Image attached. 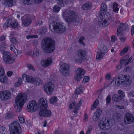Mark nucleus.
<instances>
[{
    "label": "nucleus",
    "mask_w": 134,
    "mask_h": 134,
    "mask_svg": "<svg viewBox=\"0 0 134 134\" xmlns=\"http://www.w3.org/2000/svg\"><path fill=\"white\" fill-rule=\"evenodd\" d=\"M34 82L35 83L38 85H39L42 82V81L39 78H37L34 79Z\"/></svg>",
    "instance_id": "37998d69"
},
{
    "label": "nucleus",
    "mask_w": 134,
    "mask_h": 134,
    "mask_svg": "<svg viewBox=\"0 0 134 134\" xmlns=\"http://www.w3.org/2000/svg\"><path fill=\"white\" fill-rule=\"evenodd\" d=\"M57 100V99L56 97H52L50 99L51 102L52 103H53L56 102Z\"/></svg>",
    "instance_id": "49530a36"
},
{
    "label": "nucleus",
    "mask_w": 134,
    "mask_h": 134,
    "mask_svg": "<svg viewBox=\"0 0 134 134\" xmlns=\"http://www.w3.org/2000/svg\"><path fill=\"white\" fill-rule=\"evenodd\" d=\"M106 15L107 17L105 18V19L104 20H103V19L104 18V16L103 19H101L100 18V19L102 20V22H99V24L100 23H101L100 25L101 26H107L114 20V17L113 15H111L110 13L109 12L107 13Z\"/></svg>",
    "instance_id": "6e6552de"
},
{
    "label": "nucleus",
    "mask_w": 134,
    "mask_h": 134,
    "mask_svg": "<svg viewBox=\"0 0 134 134\" xmlns=\"http://www.w3.org/2000/svg\"><path fill=\"white\" fill-rule=\"evenodd\" d=\"M39 50L37 49H36L34 51L32 55L33 57H35L39 55Z\"/></svg>",
    "instance_id": "58836bf2"
},
{
    "label": "nucleus",
    "mask_w": 134,
    "mask_h": 134,
    "mask_svg": "<svg viewBox=\"0 0 134 134\" xmlns=\"http://www.w3.org/2000/svg\"><path fill=\"white\" fill-rule=\"evenodd\" d=\"M27 66L28 68L30 70L34 71L35 70L34 67L31 64H28L27 65Z\"/></svg>",
    "instance_id": "e2e57ef3"
},
{
    "label": "nucleus",
    "mask_w": 134,
    "mask_h": 134,
    "mask_svg": "<svg viewBox=\"0 0 134 134\" xmlns=\"http://www.w3.org/2000/svg\"><path fill=\"white\" fill-rule=\"evenodd\" d=\"M14 0H4L3 3L6 6L8 7H10L14 5L15 4V2H14Z\"/></svg>",
    "instance_id": "a878e982"
},
{
    "label": "nucleus",
    "mask_w": 134,
    "mask_h": 134,
    "mask_svg": "<svg viewBox=\"0 0 134 134\" xmlns=\"http://www.w3.org/2000/svg\"><path fill=\"white\" fill-rule=\"evenodd\" d=\"M22 80L20 78L19 79L18 81L15 83L14 86L16 87L19 86L22 83Z\"/></svg>",
    "instance_id": "a19ab883"
},
{
    "label": "nucleus",
    "mask_w": 134,
    "mask_h": 134,
    "mask_svg": "<svg viewBox=\"0 0 134 134\" xmlns=\"http://www.w3.org/2000/svg\"><path fill=\"white\" fill-rule=\"evenodd\" d=\"M121 80L124 83V85L125 87L129 86L132 82L131 78L129 75H123L121 76Z\"/></svg>",
    "instance_id": "2eb2a0df"
},
{
    "label": "nucleus",
    "mask_w": 134,
    "mask_h": 134,
    "mask_svg": "<svg viewBox=\"0 0 134 134\" xmlns=\"http://www.w3.org/2000/svg\"><path fill=\"white\" fill-rule=\"evenodd\" d=\"M42 24V21L39 20L36 23V25H41Z\"/></svg>",
    "instance_id": "69168bd1"
},
{
    "label": "nucleus",
    "mask_w": 134,
    "mask_h": 134,
    "mask_svg": "<svg viewBox=\"0 0 134 134\" xmlns=\"http://www.w3.org/2000/svg\"><path fill=\"white\" fill-rule=\"evenodd\" d=\"M102 110L100 108H98L97 111L94 113L93 116V120L95 121L98 120L99 117L102 113Z\"/></svg>",
    "instance_id": "4be33fe9"
},
{
    "label": "nucleus",
    "mask_w": 134,
    "mask_h": 134,
    "mask_svg": "<svg viewBox=\"0 0 134 134\" xmlns=\"http://www.w3.org/2000/svg\"><path fill=\"white\" fill-rule=\"evenodd\" d=\"M117 39V38L115 36L113 35L111 37V41L112 42H114Z\"/></svg>",
    "instance_id": "680f3d73"
},
{
    "label": "nucleus",
    "mask_w": 134,
    "mask_h": 134,
    "mask_svg": "<svg viewBox=\"0 0 134 134\" xmlns=\"http://www.w3.org/2000/svg\"><path fill=\"white\" fill-rule=\"evenodd\" d=\"M113 82H115L116 85L119 86L120 85H124V83L122 80H121V76H119L118 78L115 80L113 79L111 81V83Z\"/></svg>",
    "instance_id": "393cba45"
},
{
    "label": "nucleus",
    "mask_w": 134,
    "mask_h": 134,
    "mask_svg": "<svg viewBox=\"0 0 134 134\" xmlns=\"http://www.w3.org/2000/svg\"><path fill=\"white\" fill-rule=\"evenodd\" d=\"M106 55V52L103 53H102V52H101L100 51V52H98L97 53L96 59L97 60H99L101 59H103L104 55Z\"/></svg>",
    "instance_id": "c85d7f7f"
},
{
    "label": "nucleus",
    "mask_w": 134,
    "mask_h": 134,
    "mask_svg": "<svg viewBox=\"0 0 134 134\" xmlns=\"http://www.w3.org/2000/svg\"><path fill=\"white\" fill-rule=\"evenodd\" d=\"M14 116V113L13 112L9 113L7 115V118L8 119H12Z\"/></svg>",
    "instance_id": "3c124183"
},
{
    "label": "nucleus",
    "mask_w": 134,
    "mask_h": 134,
    "mask_svg": "<svg viewBox=\"0 0 134 134\" xmlns=\"http://www.w3.org/2000/svg\"><path fill=\"white\" fill-rule=\"evenodd\" d=\"M128 25L126 24L121 23L120 26L118 28L116 35L117 36H121L122 35V30H126L128 27Z\"/></svg>",
    "instance_id": "aec40b11"
},
{
    "label": "nucleus",
    "mask_w": 134,
    "mask_h": 134,
    "mask_svg": "<svg viewBox=\"0 0 134 134\" xmlns=\"http://www.w3.org/2000/svg\"><path fill=\"white\" fill-rule=\"evenodd\" d=\"M111 100V96L110 95H108L106 99L107 104H108L110 102Z\"/></svg>",
    "instance_id": "603ef678"
},
{
    "label": "nucleus",
    "mask_w": 134,
    "mask_h": 134,
    "mask_svg": "<svg viewBox=\"0 0 134 134\" xmlns=\"http://www.w3.org/2000/svg\"><path fill=\"white\" fill-rule=\"evenodd\" d=\"M90 78L88 76H86L84 78L83 80L82 81L83 83H85L89 81Z\"/></svg>",
    "instance_id": "5fc2aeb1"
},
{
    "label": "nucleus",
    "mask_w": 134,
    "mask_h": 134,
    "mask_svg": "<svg viewBox=\"0 0 134 134\" xmlns=\"http://www.w3.org/2000/svg\"><path fill=\"white\" fill-rule=\"evenodd\" d=\"M99 103V101L98 100H96L94 102L92 106L91 107V109L92 110H94L98 104Z\"/></svg>",
    "instance_id": "4c0bfd02"
},
{
    "label": "nucleus",
    "mask_w": 134,
    "mask_h": 134,
    "mask_svg": "<svg viewBox=\"0 0 134 134\" xmlns=\"http://www.w3.org/2000/svg\"><path fill=\"white\" fill-rule=\"evenodd\" d=\"M52 60V57H50L47 60L41 61V63L43 67H46L49 66L51 64Z\"/></svg>",
    "instance_id": "5701e85b"
},
{
    "label": "nucleus",
    "mask_w": 134,
    "mask_h": 134,
    "mask_svg": "<svg viewBox=\"0 0 134 134\" xmlns=\"http://www.w3.org/2000/svg\"><path fill=\"white\" fill-rule=\"evenodd\" d=\"M76 104V102L75 101H73L70 104L69 106L70 108L71 109L73 108Z\"/></svg>",
    "instance_id": "4d7b16f0"
},
{
    "label": "nucleus",
    "mask_w": 134,
    "mask_h": 134,
    "mask_svg": "<svg viewBox=\"0 0 134 134\" xmlns=\"http://www.w3.org/2000/svg\"><path fill=\"white\" fill-rule=\"evenodd\" d=\"M47 29L45 26L41 27L38 30L37 32L40 34H44L47 31Z\"/></svg>",
    "instance_id": "cd10ccee"
},
{
    "label": "nucleus",
    "mask_w": 134,
    "mask_h": 134,
    "mask_svg": "<svg viewBox=\"0 0 134 134\" xmlns=\"http://www.w3.org/2000/svg\"><path fill=\"white\" fill-rule=\"evenodd\" d=\"M0 97L2 100L4 101L10 99L11 97L10 92L5 91L0 92Z\"/></svg>",
    "instance_id": "f3484780"
},
{
    "label": "nucleus",
    "mask_w": 134,
    "mask_h": 134,
    "mask_svg": "<svg viewBox=\"0 0 134 134\" xmlns=\"http://www.w3.org/2000/svg\"><path fill=\"white\" fill-rule=\"evenodd\" d=\"M124 121L126 125L134 122V117L132 114L129 113H126L124 118Z\"/></svg>",
    "instance_id": "f8f14e48"
},
{
    "label": "nucleus",
    "mask_w": 134,
    "mask_h": 134,
    "mask_svg": "<svg viewBox=\"0 0 134 134\" xmlns=\"http://www.w3.org/2000/svg\"><path fill=\"white\" fill-rule=\"evenodd\" d=\"M105 78L106 79L110 80L111 79V74L110 73H108L105 75Z\"/></svg>",
    "instance_id": "6e6d98bb"
},
{
    "label": "nucleus",
    "mask_w": 134,
    "mask_h": 134,
    "mask_svg": "<svg viewBox=\"0 0 134 134\" xmlns=\"http://www.w3.org/2000/svg\"><path fill=\"white\" fill-rule=\"evenodd\" d=\"M83 102V100H81L78 103L74 110L73 112L75 114L77 113V111L79 109V108L82 104Z\"/></svg>",
    "instance_id": "c756f323"
},
{
    "label": "nucleus",
    "mask_w": 134,
    "mask_h": 134,
    "mask_svg": "<svg viewBox=\"0 0 134 134\" xmlns=\"http://www.w3.org/2000/svg\"><path fill=\"white\" fill-rule=\"evenodd\" d=\"M10 41L12 43L15 44L18 43V41L14 37H12L10 38Z\"/></svg>",
    "instance_id": "79ce46f5"
},
{
    "label": "nucleus",
    "mask_w": 134,
    "mask_h": 134,
    "mask_svg": "<svg viewBox=\"0 0 134 134\" xmlns=\"http://www.w3.org/2000/svg\"><path fill=\"white\" fill-rule=\"evenodd\" d=\"M83 88L81 87H80L76 89L75 91V93L76 94H78L83 92Z\"/></svg>",
    "instance_id": "c9c22d12"
},
{
    "label": "nucleus",
    "mask_w": 134,
    "mask_h": 134,
    "mask_svg": "<svg viewBox=\"0 0 134 134\" xmlns=\"http://www.w3.org/2000/svg\"><path fill=\"white\" fill-rule=\"evenodd\" d=\"M12 74L13 72L12 71H8L7 73V75L8 76L10 77L12 75Z\"/></svg>",
    "instance_id": "774afa93"
},
{
    "label": "nucleus",
    "mask_w": 134,
    "mask_h": 134,
    "mask_svg": "<svg viewBox=\"0 0 134 134\" xmlns=\"http://www.w3.org/2000/svg\"><path fill=\"white\" fill-rule=\"evenodd\" d=\"M85 73V71L81 68H78L75 75V80L77 81H79L82 77V76Z\"/></svg>",
    "instance_id": "ddd939ff"
},
{
    "label": "nucleus",
    "mask_w": 134,
    "mask_h": 134,
    "mask_svg": "<svg viewBox=\"0 0 134 134\" xmlns=\"http://www.w3.org/2000/svg\"><path fill=\"white\" fill-rule=\"evenodd\" d=\"M107 7L106 4L104 3H102L101 6L99 18L101 19H103L104 16L105 14H106L107 11Z\"/></svg>",
    "instance_id": "a211bd4d"
},
{
    "label": "nucleus",
    "mask_w": 134,
    "mask_h": 134,
    "mask_svg": "<svg viewBox=\"0 0 134 134\" xmlns=\"http://www.w3.org/2000/svg\"><path fill=\"white\" fill-rule=\"evenodd\" d=\"M69 65L64 63L60 68L61 74L64 75H68L69 72Z\"/></svg>",
    "instance_id": "4468645a"
},
{
    "label": "nucleus",
    "mask_w": 134,
    "mask_h": 134,
    "mask_svg": "<svg viewBox=\"0 0 134 134\" xmlns=\"http://www.w3.org/2000/svg\"><path fill=\"white\" fill-rule=\"evenodd\" d=\"M40 111L39 113L40 116L48 117L51 116L52 113L51 111L47 109L48 107L47 101L44 98L40 99L38 100Z\"/></svg>",
    "instance_id": "f03ea898"
},
{
    "label": "nucleus",
    "mask_w": 134,
    "mask_h": 134,
    "mask_svg": "<svg viewBox=\"0 0 134 134\" xmlns=\"http://www.w3.org/2000/svg\"><path fill=\"white\" fill-rule=\"evenodd\" d=\"M118 93L120 94L119 95H120L121 96L122 98L125 96L124 93V92L122 91L121 90H119L118 91Z\"/></svg>",
    "instance_id": "bf43d9fd"
},
{
    "label": "nucleus",
    "mask_w": 134,
    "mask_h": 134,
    "mask_svg": "<svg viewBox=\"0 0 134 134\" xmlns=\"http://www.w3.org/2000/svg\"><path fill=\"white\" fill-rule=\"evenodd\" d=\"M10 134H20L21 132V128L19 123L16 121L12 122L9 127Z\"/></svg>",
    "instance_id": "423d86ee"
},
{
    "label": "nucleus",
    "mask_w": 134,
    "mask_h": 134,
    "mask_svg": "<svg viewBox=\"0 0 134 134\" xmlns=\"http://www.w3.org/2000/svg\"><path fill=\"white\" fill-rule=\"evenodd\" d=\"M113 8L114 11L116 13H118L119 9L118 5L115 3H114L113 4Z\"/></svg>",
    "instance_id": "473e14b6"
},
{
    "label": "nucleus",
    "mask_w": 134,
    "mask_h": 134,
    "mask_svg": "<svg viewBox=\"0 0 134 134\" xmlns=\"http://www.w3.org/2000/svg\"><path fill=\"white\" fill-rule=\"evenodd\" d=\"M85 39V38L84 37H82L80 38L79 41L80 44L83 45V46L85 45V44L83 42V40H84Z\"/></svg>",
    "instance_id": "09e8293b"
},
{
    "label": "nucleus",
    "mask_w": 134,
    "mask_h": 134,
    "mask_svg": "<svg viewBox=\"0 0 134 134\" xmlns=\"http://www.w3.org/2000/svg\"><path fill=\"white\" fill-rule=\"evenodd\" d=\"M128 48H125L121 52L120 55H123L124 53H126L128 51Z\"/></svg>",
    "instance_id": "864d4df0"
},
{
    "label": "nucleus",
    "mask_w": 134,
    "mask_h": 134,
    "mask_svg": "<svg viewBox=\"0 0 134 134\" xmlns=\"http://www.w3.org/2000/svg\"><path fill=\"white\" fill-rule=\"evenodd\" d=\"M5 74V71L3 68L0 66V76L4 75Z\"/></svg>",
    "instance_id": "8fccbe9b"
},
{
    "label": "nucleus",
    "mask_w": 134,
    "mask_h": 134,
    "mask_svg": "<svg viewBox=\"0 0 134 134\" xmlns=\"http://www.w3.org/2000/svg\"><path fill=\"white\" fill-rule=\"evenodd\" d=\"M60 9V7H59L58 5H56L54 6L53 10L55 12H58Z\"/></svg>",
    "instance_id": "a18cd8bd"
},
{
    "label": "nucleus",
    "mask_w": 134,
    "mask_h": 134,
    "mask_svg": "<svg viewBox=\"0 0 134 134\" xmlns=\"http://www.w3.org/2000/svg\"><path fill=\"white\" fill-rule=\"evenodd\" d=\"M77 55L79 58H76L74 60V62L76 63L80 64L82 63V60H85L87 57L86 52L83 50H79L77 51Z\"/></svg>",
    "instance_id": "0eeeda50"
},
{
    "label": "nucleus",
    "mask_w": 134,
    "mask_h": 134,
    "mask_svg": "<svg viewBox=\"0 0 134 134\" xmlns=\"http://www.w3.org/2000/svg\"><path fill=\"white\" fill-rule=\"evenodd\" d=\"M92 4L91 3L88 2L83 5L81 8L83 10H88L90 9L92 7Z\"/></svg>",
    "instance_id": "b1692460"
},
{
    "label": "nucleus",
    "mask_w": 134,
    "mask_h": 134,
    "mask_svg": "<svg viewBox=\"0 0 134 134\" xmlns=\"http://www.w3.org/2000/svg\"><path fill=\"white\" fill-rule=\"evenodd\" d=\"M122 98L121 96L119 95L118 94H114L112 96L113 100L115 102H117L121 100Z\"/></svg>",
    "instance_id": "bb28decb"
},
{
    "label": "nucleus",
    "mask_w": 134,
    "mask_h": 134,
    "mask_svg": "<svg viewBox=\"0 0 134 134\" xmlns=\"http://www.w3.org/2000/svg\"><path fill=\"white\" fill-rule=\"evenodd\" d=\"M98 48L100 51L101 52H102V53L105 52H106V54L107 53V49L106 47L103 44H100L98 46Z\"/></svg>",
    "instance_id": "7c9ffc66"
},
{
    "label": "nucleus",
    "mask_w": 134,
    "mask_h": 134,
    "mask_svg": "<svg viewBox=\"0 0 134 134\" xmlns=\"http://www.w3.org/2000/svg\"><path fill=\"white\" fill-rule=\"evenodd\" d=\"M54 86L52 82H49L46 84L44 86V89L45 91L48 94H51L53 90Z\"/></svg>",
    "instance_id": "dca6fc26"
},
{
    "label": "nucleus",
    "mask_w": 134,
    "mask_h": 134,
    "mask_svg": "<svg viewBox=\"0 0 134 134\" xmlns=\"http://www.w3.org/2000/svg\"><path fill=\"white\" fill-rule=\"evenodd\" d=\"M23 3L27 5H30L34 3V0H23Z\"/></svg>",
    "instance_id": "72a5a7b5"
},
{
    "label": "nucleus",
    "mask_w": 134,
    "mask_h": 134,
    "mask_svg": "<svg viewBox=\"0 0 134 134\" xmlns=\"http://www.w3.org/2000/svg\"><path fill=\"white\" fill-rule=\"evenodd\" d=\"M123 34L121 36H120V40L122 42H124L125 40L126 39V37L125 36H123ZM119 36H118V37Z\"/></svg>",
    "instance_id": "13d9d810"
},
{
    "label": "nucleus",
    "mask_w": 134,
    "mask_h": 134,
    "mask_svg": "<svg viewBox=\"0 0 134 134\" xmlns=\"http://www.w3.org/2000/svg\"><path fill=\"white\" fill-rule=\"evenodd\" d=\"M62 14L64 18L68 23H74L79 20V16L74 11L71 10H66Z\"/></svg>",
    "instance_id": "20e7f679"
},
{
    "label": "nucleus",
    "mask_w": 134,
    "mask_h": 134,
    "mask_svg": "<svg viewBox=\"0 0 134 134\" xmlns=\"http://www.w3.org/2000/svg\"><path fill=\"white\" fill-rule=\"evenodd\" d=\"M10 49L12 51H14V49H15V47L13 44L10 45Z\"/></svg>",
    "instance_id": "338daca9"
},
{
    "label": "nucleus",
    "mask_w": 134,
    "mask_h": 134,
    "mask_svg": "<svg viewBox=\"0 0 134 134\" xmlns=\"http://www.w3.org/2000/svg\"><path fill=\"white\" fill-rule=\"evenodd\" d=\"M3 60L7 64H11L15 61L14 58L12 57L11 54L8 52H4L3 54Z\"/></svg>",
    "instance_id": "9d476101"
},
{
    "label": "nucleus",
    "mask_w": 134,
    "mask_h": 134,
    "mask_svg": "<svg viewBox=\"0 0 134 134\" xmlns=\"http://www.w3.org/2000/svg\"><path fill=\"white\" fill-rule=\"evenodd\" d=\"M27 96L26 94L21 93L16 97L15 100L14 108L16 109V111L20 112L23 106L26 102Z\"/></svg>",
    "instance_id": "7ed1b4c3"
},
{
    "label": "nucleus",
    "mask_w": 134,
    "mask_h": 134,
    "mask_svg": "<svg viewBox=\"0 0 134 134\" xmlns=\"http://www.w3.org/2000/svg\"><path fill=\"white\" fill-rule=\"evenodd\" d=\"M18 23L16 21H14L12 22L10 26L13 29H14L18 26Z\"/></svg>",
    "instance_id": "e433bc0d"
},
{
    "label": "nucleus",
    "mask_w": 134,
    "mask_h": 134,
    "mask_svg": "<svg viewBox=\"0 0 134 134\" xmlns=\"http://www.w3.org/2000/svg\"><path fill=\"white\" fill-rule=\"evenodd\" d=\"M104 120V119H102L100 121L99 124L100 127L103 130H108L112 127L113 124L109 120H106L105 119Z\"/></svg>",
    "instance_id": "1a4fd4ad"
},
{
    "label": "nucleus",
    "mask_w": 134,
    "mask_h": 134,
    "mask_svg": "<svg viewBox=\"0 0 134 134\" xmlns=\"http://www.w3.org/2000/svg\"><path fill=\"white\" fill-rule=\"evenodd\" d=\"M57 3L59 4L62 7H64L66 4V1H65L64 2L62 0H58Z\"/></svg>",
    "instance_id": "ea45409f"
},
{
    "label": "nucleus",
    "mask_w": 134,
    "mask_h": 134,
    "mask_svg": "<svg viewBox=\"0 0 134 134\" xmlns=\"http://www.w3.org/2000/svg\"><path fill=\"white\" fill-rule=\"evenodd\" d=\"M132 57H131L130 58L128 59H126V58H125V65H127L131 61V60H132Z\"/></svg>",
    "instance_id": "de8ad7c7"
},
{
    "label": "nucleus",
    "mask_w": 134,
    "mask_h": 134,
    "mask_svg": "<svg viewBox=\"0 0 134 134\" xmlns=\"http://www.w3.org/2000/svg\"><path fill=\"white\" fill-rule=\"evenodd\" d=\"M12 20L11 19H9L7 20L5 22L6 24H7L9 26H11V24L12 23Z\"/></svg>",
    "instance_id": "052dcab7"
},
{
    "label": "nucleus",
    "mask_w": 134,
    "mask_h": 134,
    "mask_svg": "<svg viewBox=\"0 0 134 134\" xmlns=\"http://www.w3.org/2000/svg\"><path fill=\"white\" fill-rule=\"evenodd\" d=\"M42 47L43 51L46 53L53 52L55 49L54 41L49 37H46L42 40Z\"/></svg>",
    "instance_id": "f257e3e1"
},
{
    "label": "nucleus",
    "mask_w": 134,
    "mask_h": 134,
    "mask_svg": "<svg viewBox=\"0 0 134 134\" xmlns=\"http://www.w3.org/2000/svg\"><path fill=\"white\" fill-rule=\"evenodd\" d=\"M38 105L34 100L30 101L27 104V108L29 112H33L38 109Z\"/></svg>",
    "instance_id": "9b49d317"
},
{
    "label": "nucleus",
    "mask_w": 134,
    "mask_h": 134,
    "mask_svg": "<svg viewBox=\"0 0 134 134\" xmlns=\"http://www.w3.org/2000/svg\"><path fill=\"white\" fill-rule=\"evenodd\" d=\"M8 79L7 77L4 75L0 76V82L2 83H7L8 82Z\"/></svg>",
    "instance_id": "2f4dec72"
},
{
    "label": "nucleus",
    "mask_w": 134,
    "mask_h": 134,
    "mask_svg": "<svg viewBox=\"0 0 134 134\" xmlns=\"http://www.w3.org/2000/svg\"><path fill=\"white\" fill-rule=\"evenodd\" d=\"M7 129L5 127L0 126V133L5 134L7 133Z\"/></svg>",
    "instance_id": "f704fd0d"
},
{
    "label": "nucleus",
    "mask_w": 134,
    "mask_h": 134,
    "mask_svg": "<svg viewBox=\"0 0 134 134\" xmlns=\"http://www.w3.org/2000/svg\"><path fill=\"white\" fill-rule=\"evenodd\" d=\"M22 78L24 81L27 83H32L34 82V79L32 77L27 75L25 74L23 75Z\"/></svg>",
    "instance_id": "412c9836"
},
{
    "label": "nucleus",
    "mask_w": 134,
    "mask_h": 134,
    "mask_svg": "<svg viewBox=\"0 0 134 134\" xmlns=\"http://www.w3.org/2000/svg\"><path fill=\"white\" fill-rule=\"evenodd\" d=\"M51 30L57 33H62L64 32L66 30L65 25L63 23H57L54 21L51 22L49 25Z\"/></svg>",
    "instance_id": "39448f33"
},
{
    "label": "nucleus",
    "mask_w": 134,
    "mask_h": 134,
    "mask_svg": "<svg viewBox=\"0 0 134 134\" xmlns=\"http://www.w3.org/2000/svg\"><path fill=\"white\" fill-rule=\"evenodd\" d=\"M31 21L30 16L29 15H25L22 18V25L24 26H28L31 24Z\"/></svg>",
    "instance_id": "6ab92c4d"
},
{
    "label": "nucleus",
    "mask_w": 134,
    "mask_h": 134,
    "mask_svg": "<svg viewBox=\"0 0 134 134\" xmlns=\"http://www.w3.org/2000/svg\"><path fill=\"white\" fill-rule=\"evenodd\" d=\"M120 118V114L115 113L113 116V118L114 120H118Z\"/></svg>",
    "instance_id": "c03bdc74"
},
{
    "label": "nucleus",
    "mask_w": 134,
    "mask_h": 134,
    "mask_svg": "<svg viewBox=\"0 0 134 134\" xmlns=\"http://www.w3.org/2000/svg\"><path fill=\"white\" fill-rule=\"evenodd\" d=\"M19 119L20 122L21 123H24L25 120L22 117H19Z\"/></svg>",
    "instance_id": "0e129e2a"
}]
</instances>
